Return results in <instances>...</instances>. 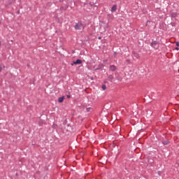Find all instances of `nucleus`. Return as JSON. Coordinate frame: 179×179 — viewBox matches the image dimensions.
Instances as JSON below:
<instances>
[{
  "label": "nucleus",
  "instance_id": "15",
  "mask_svg": "<svg viewBox=\"0 0 179 179\" xmlns=\"http://www.w3.org/2000/svg\"><path fill=\"white\" fill-rule=\"evenodd\" d=\"M87 111H90V108H87Z\"/></svg>",
  "mask_w": 179,
  "mask_h": 179
},
{
  "label": "nucleus",
  "instance_id": "9",
  "mask_svg": "<svg viewBox=\"0 0 179 179\" xmlns=\"http://www.w3.org/2000/svg\"><path fill=\"white\" fill-rule=\"evenodd\" d=\"M102 89L103 90H106V89H107V87L106 85H102Z\"/></svg>",
  "mask_w": 179,
  "mask_h": 179
},
{
  "label": "nucleus",
  "instance_id": "5",
  "mask_svg": "<svg viewBox=\"0 0 179 179\" xmlns=\"http://www.w3.org/2000/svg\"><path fill=\"white\" fill-rule=\"evenodd\" d=\"M108 80H110V82H113V80H114V76L113 75H109L108 77Z\"/></svg>",
  "mask_w": 179,
  "mask_h": 179
},
{
  "label": "nucleus",
  "instance_id": "2",
  "mask_svg": "<svg viewBox=\"0 0 179 179\" xmlns=\"http://www.w3.org/2000/svg\"><path fill=\"white\" fill-rule=\"evenodd\" d=\"M76 30H82L83 29V24L82 22H78L75 25Z\"/></svg>",
  "mask_w": 179,
  "mask_h": 179
},
{
  "label": "nucleus",
  "instance_id": "1",
  "mask_svg": "<svg viewBox=\"0 0 179 179\" xmlns=\"http://www.w3.org/2000/svg\"><path fill=\"white\" fill-rule=\"evenodd\" d=\"M150 46L152 47V48H155V50H158L159 47V42L154 41L150 43Z\"/></svg>",
  "mask_w": 179,
  "mask_h": 179
},
{
  "label": "nucleus",
  "instance_id": "13",
  "mask_svg": "<svg viewBox=\"0 0 179 179\" xmlns=\"http://www.w3.org/2000/svg\"><path fill=\"white\" fill-rule=\"evenodd\" d=\"M177 47H179V42H176Z\"/></svg>",
  "mask_w": 179,
  "mask_h": 179
},
{
  "label": "nucleus",
  "instance_id": "7",
  "mask_svg": "<svg viewBox=\"0 0 179 179\" xmlns=\"http://www.w3.org/2000/svg\"><path fill=\"white\" fill-rule=\"evenodd\" d=\"M65 100V96H62L58 99L59 103H62Z\"/></svg>",
  "mask_w": 179,
  "mask_h": 179
},
{
  "label": "nucleus",
  "instance_id": "10",
  "mask_svg": "<svg viewBox=\"0 0 179 179\" xmlns=\"http://www.w3.org/2000/svg\"><path fill=\"white\" fill-rule=\"evenodd\" d=\"M169 141H164L163 145H169Z\"/></svg>",
  "mask_w": 179,
  "mask_h": 179
},
{
  "label": "nucleus",
  "instance_id": "12",
  "mask_svg": "<svg viewBox=\"0 0 179 179\" xmlns=\"http://www.w3.org/2000/svg\"><path fill=\"white\" fill-rule=\"evenodd\" d=\"M135 57H136V58H139V55L136 54Z\"/></svg>",
  "mask_w": 179,
  "mask_h": 179
},
{
  "label": "nucleus",
  "instance_id": "19",
  "mask_svg": "<svg viewBox=\"0 0 179 179\" xmlns=\"http://www.w3.org/2000/svg\"><path fill=\"white\" fill-rule=\"evenodd\" d=\"M99 40H101V37H99Z\"/></svg>",
  "mask_w": 179,
  "mask_h": 179
},
{
  "label": "nucleus",
  "instance_id": "18",
  "mask_svg": "<svg viewBox=\"0 0 179 179\" xmlns=\"http://www.w3.org/2000/svg\"><path fill=\"white\" fill-rule=\"evenodd\" d=\"M158 174H159V176H160V171H158Z\"/></svg>",
  "mask_w": 179,
  "mask_h": 179
},
{
  "label": "nucleus",
  "instance_id": "20",
  "mask_svg": "<svg viewBox=\"0 0 179 179\" xmlns=\"http://www.w3.org/2000/svg\"><path fill=\"white\" fill-rule=\"evenodd\" d=\"M66 8H68V7H66V8H64V10H66Z\"/></svg>",
  "mask_w": 179,
  "mask_h": 179
},
{
  "label": "nucleus",
  "instance_id": "11",
  "mask_svg": "<svg viewBox=\"0 0 179 179\" xmlns=\"http://www.w3.org/2000/svg\"><path fill=\"white\" fill-rule=\"evenodd\" d=\"M117 80H119V82H121V80H122V78H117Z\"/></svg>",
  "mask_w": 179,
  "mask_h": 179
},
{
  "label": "nucleus",
  "instance_id": "6",
  "mask_svg": "<svg viewBox=\"0 0 179 179\" xmlns=\"http://www.w3.org/2000/svg\"><path fill=\"white\" fill-rule=\"evenodd\" d=\"M178 15V14L177 13H171V17L175 19L176 17H177Z\"/></svg>",
  "mask_w": 179,
  "mask_h": 179
},
{
  "label": "nucleus",
  "instance_id": "14",
  "mask_svg": "<svg viewBox=\"0 0 179 179\" xmlns=\"http://www.w3.org/2000/svg\"><path fill=\"white\" fill-rule=\"evenodd\" d=\"M67 99H71V95H67Z\"/></svg>",
  "mask_w": 179,
  "mask_h": 179
},
{
  "label": "nucleus",
  "instance_id": "16",
  "mask_svg": "<svg viewBox=\"0 0 179 179\" xmlns=\"http://www.w3.org/2000/svg\"><path fill=\"white\" fill-rule=\"evenodd\" d=\"M175 50H177V51H178V50H179L178 47H176V48H175Z\"/></svg>",
  "mask_w": 179,
  "mask_h": 179
},
{
  "label": "nucleus",
  "instance_id": "3",
  "mask_svg": "<svg viewBox=\"0 0 179 179\" xmlns=\"http://www.w3.org/2000/svg\"><path fill=\"white\" fill-rule=\"evenodd\" d=\"M109 70L111 71V72H114L117 71V66H115V65H110L109 66Z\"/></svg>",
  "mask_w": 179,
  "mask_h": 179
},
{
  "label": "nucleus",
  "instance_id": "4",
  "mask_svg": "<svg viewBox=\"0 0 179 179\" xmlns=\"http://www.w3.org/2000/svg\"><path fill=\"white\" fill-rule=\"evenodd\" d=\"M82 64V61L80 59H77L76 62H73L74 65H79Z\"/></svg>",
  "mask_w": 179,
  "mask_h": 179
},
{
  "label": "nucleus",
  "instance_id": "17",
  "mask_svg": "<svg viewBox=\"0 0 179 179\" xmlns=\"http://www.w3.org/2000/svg\"><path fill=\"white\" fill-rule=\"evenodd\" d=\"M2 71V66H0V72Z\"/></svg>",
  "mask_w": 179,
  "mask_h": 179
},
{
  "label": "nucleus",
  "instance_id": "21",
  "mask_svg": "<svg viewBox=\"0 0 179 179\" xmlns=\"http://www.w3.org/2000/svg\"><path fill=\"white\" fill-rule=\"evenodd\" d=\"M0 47H1V42H0Z\"/></svg>",
  "mask_w": 179,
  "mask_h": 179
},
{
  "label": "nucleus",
  "instance_id": "8",
  "mask_svg": "<svg viewBox=\"0 0 179 179\" xmlns=\"http://www.w3.org/2000/svg\"><path fill=\"white\" fill-rule=\"evenodd\" d=\"M115 10H117V5H114L111 8V12H115Z\"/></svg>",
  "mask_w": 179,
  "mask_h": 179
}]
</instances>
